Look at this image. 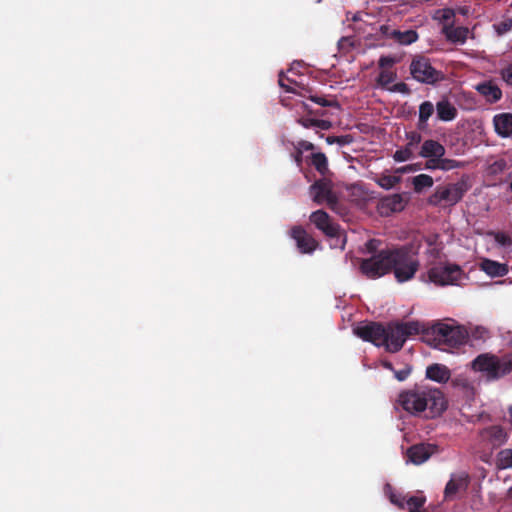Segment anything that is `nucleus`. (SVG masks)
I'll list each match as a JSON object with an SVG mask.
<instances>
[{"label":"nucleus","instance_id":"34","mask_svg":"<svg viewBox=\"0 0 512 512\" xmlns=\"http://www.w3.org/2000/svg\"><path fill=\"white\" fill-rule=\"evenodd\" d=\"M396 78V74L389 70V69H383L380 71L378 75V83L382 86H386L390 83H392Z\"/></svg>","mask_w":512,"mask_h":512},{"label":"nucleus","instance_id":"47","mask_svg":"<svg viewBox=\"0 0 512 512\" xmlns=\"http://www.w3.org/2000/svg\"><path fill=\"white\" fill-rule=\"evenodd\" d=\"M426 159H427L426 167L428 169H439L440 158H437V157H427Z\"/></svg>","mask_w":512,"mask_h":512},{"label":"nucleus","instance_id":"56","mask_svg":"<svg viewBox=\"0 0 512 512\" xmlns=\"http://www.w3.org/2000/svg\"><path fill=\"white\" fill-rule=\"evenodd\" d=\"M508 414H509V423L512 426V406L508 408Z\"/></svg>","mask_w":512,"mask_h":512},{"label":"nucleus","instance_id":"36","mask_svg":"<svg viewBox=\"0 0 512 512\" xmlns=\"http://www.w3.org/2000/svg\"><path fill=\"white\" fill-rule=\"evenodd\" d=\"M406 139L408 140L407 144L414 148L421 142L422 136L416 131H411L406 133Z\"/></svg>","mask_w":512,"mask_h":512},{"label":"nucleus","instance_id":"27","mask_svg":"<svg viewBox=\"0 0 512 512\" xmlns=\"http://www.w3.org/2000/svg\"><path fill=\"white\" fill-rule=\"evenodd\" d=\"M434 105L430 101H424L419 106V120H418V128L424 129L427 126L428 119L434 113Z\"/></svg>","mask_w":512,"mask_h":512},{"label":"nucleus","instance_id":"4","mask_svg":"<svg viewBox=\"0 0 512 512\" xmlns=\"http://www.w3.org/2000/svg\"><path fill=\"white\" fill-rule=\"evenodd\" d=\"M419 268V261L411 249L401 247L392 250L390 272L400 283L412 279Z\"/></svg>","mask_w":512,"mask_h":512},{"label":"nucleus","instance_id":"2","mask_svg":"<svg viewBox=\"0 0 512 512\" xmlns=\"http://www.w3.org/2000/svg\"><path fill=\"white\" fill-rule=\"evenodd\" d=\"M422 331V326L418 321L395 322L385 327V346L386 350L396 353L402 349L407 338L418 335Z\"/></svg>","mask_w":512,"mask_h":512},{"label":"nucleus","instance_id":"57","mask_svg":"<svg viewBox=\"0 0 512 512\" xmlns=\"http://www.w3.org/2000/svg\"><path fill=\"white\" fill-rule=\"evenodd\" d=\"M509 496L512 497V487L509 489Z\"/></svg>","mask_w":512,"mask_h":512},{"label":"nucleus","instance_id":"53","mask_svg":"<svg viewBox=\"0 0 512 512\" xmlns=\"http://www.w3.org/2000/svg\"><path fill=\"white\" fill-rule=\"evenodd\" d=\"M417 169H418V166L416 164H411V165H407V166L400 168L398 171L399 172H411V171H416Z\"/></svg>","mask_w":512,"mask_h":512},{"label":"nucleus","instance_id":"12","mask_svg":"<svg viewBox=\"0 0 512 512\" xmlns=\"http://www.w3.org/2000/svg\"><path fill=\"white\" fill-rule=\"evenodd\" d=\"M354 333L364 341L376 346H382L385 342V327L381 323L369 322L354 328Z\"/></svg>","mask_w":512,"mask_h":512},{"label":"nucleus","instance_id":"28","mask_svg":"<svg viewBox=\"0 0 512 512\" xmlns=\"http://www.w3.org/2000/svg\"><path fill=\"white\" fill-rule=\"evenodd\" d=\"M412 184L414 191L420 193L423 189L432 187L434 180L428 174H419L413 178Z\"/></svg>","mask_w":512,"mask_h":512},{"label":"nucleus","instance_id":"5","mask_svg":"<svg viewBox=\"0 0 512 512\" xmlns=\"http://www.w3.org/2000/svg\"><path fill=\"white\" fill-rule=\"evenodd\" d=\"M410 73L416 81L425 84H435L444 79L443 73L435 69L430 60L422 55L413 58Z\"/></svg>","mask_w":512,"mask_h":512},{"label":"nucleus","instance_id":"58","mask_svg":"<svg viewBox=\"0 0 512 512\" xmlns=\"http://www.w3.org/2000/svg\"><path fill=\"white\" fill-rule=\"evenodd\" d=\"M509 188H510V190H511V192H512V180H511V183H510V185H509Z\"/></svg>","mask_w":512,"mask_h":512},{"label":"nucleus","instance_id":"30","mask_svg":"<svg viewBox=\"0 0 512 512\" xmlns=\"http://www.w3.org/2000/svg\"><path fill=\"white\" fill-rule=\"evenodd\" d=\"M497 467L499 469L512 468V449H505L498 453Z\"/></svg>","mask_w":512,"mask_h":512},{"label":"nucleus","instance_id":"17","mask_svg":"<svg viewBox=\"0 0 512 512\" xmlns=\"http://www.w3.org/2000/svg\"><path fill=\"white\" fill-rule=\"evenodd\" d=\"M476 91L482 95L486 101L496 103L502 98V91L492 80L478 83L475 86Z\"/></svg>","mask_w":512,"mask_h":512},{"label":"nucleus","instance_id":"26","mask_svg":"<svg viewBox=\"0 0 512 512\" xmlns=\"http://www.w3.org/2000/svg\"><path fill=\"white\" fill-rule=\"evenodd\" d=\"M309 159H310V164L316 169V171L318 173H320L323 176L327 174V172L329 171L328 160L324 153H322V152L313 153V154H311Z\"/></svg>","mask_w":512,"mask_h":512},{"label":"nucleus","instance_id":"11","mask_svg":"<svg viewBox=\"0 0 512 512\" xmlns=\"http://www.w3.org/2000/svg\"><path fill=\"white\" fill-rule=\"evenodd\" d=\"M409 198L404 194H391L382 197L377 203V211L382 217H389L394 213L401 212L405 209Z\"/></svg>","mask_w":512,"mask_h":512},{"label":"nucleus","instance_id":"24","mask_svg":"<svg viewBox=\"0 0 512 512\" xmlns=\"http://www.w3.org/2000/svg\"><path fill=\"white\" fill-rule=\"evenodd\" d=\"M443 33L446 38L453 43L463 44L466 42L469 29L466 27H453V26H444Z\"/></svg>","mask_w":512,"mask_h":512},{"label":"nucleus","instance_id":"13","mask_svg":"<svg viewBox=\"0 0 512 512\" xmlns=\"http://www.w3.org/2000/svg\"><path fill=\"white\" fill-rule=\"evenodd\" d=\"M310 221L327 237L338 238L340 236L339 225L333 223L328 213L324 210L314 211L310 215Z\"/></svg>","mask_w":512,"mask_h":512},{"label":"nucleus","instance_id":"6","mask_svg":"<svg viewBox=\"0 0 512 512\" xmlns=\"http://www.w3.org/2000/svg\"><path fill=\"white\" fill-rule=\"evenodd\" d=\"M392 250H381L361 262V272L370 279L379 278L390 272Z\"/></svg>","mask_w":512,"mask_h":512},{"label":"nucleus","instance_id":"43","mask_svg":"<svg viewBox=\"0 0 512 512\" xmlns=\"http://www.w3.org/2000/svg\"><path fill=\"white\" fill-rule=\"evenodd\" d=\"M394 31H395V29H393L391 26L386 25V24L381 25L379 28V33L381 34V36L388 38V39H392V34Z\"/></svg>","mask_w":512,"mask_h":512},{"label":"nucleus","instance_id":"50","mask_svg":"<svg viewBox=\"0 0 512 512\" xmlns=\"http://www.w3.org/2000/svg\"><path fill=\"white\" fill-rule=\"evenodd\" d=\"M503 79L510 85H512V67L505 69L502 73Z\"/></svg>","mask_w":512,"mask_h":512},{"label":"nucleus","instance_id":"7","mask_svg":"<svg viewBox=\"0 0 512 512\" xmlns=\"http://www.w3.org/2000/svg\"><path fill=\"white\" fill-rule=\"evenodd\" d=\"M434 339L439 344L450 348H457L466 342L467 332L459 326H451L445 323H437L432 327Z\"/></svg>","mask_w":512,"mask_h":512},{"label":"nucleus","instance_id":"32","mask_svg":"<svg viewBox=\"0 0 512 512\" xmlns=\"http://www.w3.org/2000/svg\"><path fill=\"white\" fill-rule=\"evenodd\" d=\"M400 182V177L393 175H380L376 179V183L384 189H391Z\"/></svg>","mask_w":512,"mask_h":512},{"label":"nucleus","instance_id":"38","mask_svg":"<svg viewBox=\"0 0 512 512\" xmlns=\"http://www.w3.org/2000/svg\"><path fill=\"white\" fill-rule=\"evenodd\" d=\"M309 99L311 101H313L314 103L320 105V106H323V107H332V106H335L337 105L336 102L334 101H329L327 99H325L324 97H321V96H309Z\"/></svg>","mask_w":512,"mask_h":512},{"label":"nucleus","instance_id":"10","mask_svg":"<svg viewBox=\"0 0 512 512\" xmlns=\"http://www.w3.org/2000/svg\"><path fill=\"white\" fill-rule=\"evenodd\" d=\"M309 192L312 200L318 205L326 203L329 208L334 209L338 202L330 182L324 179L315 181L310 186Z\"/></svg>","mask_w":512,"mask_h":512},{"label":"nucleus","instance_id":"20","mask_svg":"<svg viewBox=\"0 0 512 512\" xmlns=\"http://www.w3.org/2000/svg\"><path fill=\"white\" fill-rule=\"evenodd\" d=\"M451 377L449 368L443 364L434 363L426 368V378L438 382L446 383Z\"/></svg>","mask_w":512,"mask_h":512},{"label":"nucleus","instance_id":"23","mask_svg":"<svg viewBox=\"0 0 512 512\" xmlns=\"http://www.w3.org/2000/svg\"><path fill=\"white\" fill-rule=\"evenodd\" d=\"M437 117L441 121H452L457 116V109L447 99H443L436 104Z\"/></svg>","mask_w":512,"mask_h":512},{"label":"nucleus","instance_id":"33","mask_svg":"<svg viewBox=\"0 0 512 512\" xmlns=\"http://www.w3.org/2000/svg\"><path fill=\"white\" fill-rule=\"evenodd\" d=\"M439 170L449 171L456 168H461L464 164L460 161L454 159L444 158V156L440 157Z\"/></svg>","mask_w":512,"mask_h":512},{"label":"nucleus","instance_id":"51","mask_svg":"<svg viewBox=\"0 0 512 512\" xmlns=\"http://www.w3.org/2000/svg\"><path fill=\"white\" fill-rule=\"evenodd\" d=\"M393 90L394 91H398V92H402V93H408L409 92V88H408L407 84H405L403 82L395 84Z\"/></svg>","mask_w":512,"mask_h":512},{"label":"nucleus","instance_id":"31","mask_svg":"<svg viewBox=\"0 0 512 512\" xmlns=\"http://www.w3.org/2000/svg\"><path fill=\"white\" fill-rule=\"evenodd\" d=\"M414 158L413 147L406 144L403 148L395 151L393 159L395 162H405Z\"/></svg>","mask_w":512,"mask_h":512},{"label":"nucleus","instance_id":"44","mask_svg":"<svg viewBox=\"0 0 512 512\" xmlns=\"http://www.w3.org/2000/svg\"><path fill=\"white\" fill-rule=\"evenodd\" d=\"M297 121L300 125H302L306 129L314 128L315 123H316V119L308 118V117H301Z\"/></svg>","mask_w":512,"mask_h":512},{"label":"nucleus","instance_id":"35","mask_svg":"<svg viewBox=\"0 0 512 512\" xmlns=\"http://www.w3.org/2000/svg\"><path fill=\"white\" fill-rule=\"evenodd\" d=\"M279 86L284 89L286 92L289 93H295V90L293 87L290 86V84L294 83L293 80L290 78L284 76L283 72L279 74V80H278Z\"/></svg>","mask_w":512,"mask_h":512},{"label":"nucleus","instance_id":"25","mask_svg":"<svg viewBox=\"0 0 512 512\" xmlns=\"http://www.w3.org/2000/svg\"><path fill=\"white\" fill-rule=\"evenodd\" d=\"M392 39L401 45H410L418 40V33L415 30L400 31L395 29Z\"/></svg>","mask_w":512,"mask_h":512},{"label":"nucleus","instance_id":"48","mask_svg":"<svg viewBox=\"0 0 512 512\" xmlns=\"http://www.w3.org/2000/svg\"><path fill=\"white\" fill-rule=\"evenodd\" d=\"M332 124L328 120L316 119L315 128H319L321 130H329Z\"/></svg>","mask_w":512,"mask_h":512},{"label":"nucleus","instance_id":"18","mask_svg":"<svg viewBox=\"0 0 512 512\" xmlns=\"http://www.w3.org/2000/svg\"><path fill=\"white\" fill-rule=\"evenodd\" d=\"M481 436L487 439L494 447L501 446L508 438L506 430L500 425H492L484 428L481 431Z\"/></svg>","mask_w":512,"mask_h":512},{"label":"nucleus","instance_id":"8","mask_svg":"<svg viewBox=\"0 0 512 512\" xmlns=\"http://www.w3.org/2000/svg\"><path fill=\"white\" fill-rule=\"evenodd\" d=\"M467 190L468 187L464 180L444 186H438L435 189V192L429 197L428 202L434 206L439 205L441 202L454 205L463 198Z\"/></svg>","mask_w":512,"mask_h":512},{"label":"nucleus","instance_id":"29","mask_svg":"<svg viewBox=\"0 0 512 512\" xmlns=\"http://www.w3.org/2000/svg\"><path fill=\"white\" fill-rule=\"evenodd\" d=\"M425 502L426 498L424 496L405 497L404 508L406 507L408 512H420Z\"/></svg>","mask_w":512,"mask_h":512},{"label":"nucleus","instance_id":"21","mask_svg":"<svg viewBox=\"0 0 512 512\" xmlns=\"http://www.w3.org/2000/svg\"><path fill=\"white\" fill-rule=\"evenodd\" d=\"M445 147L438 141L433 139L425 140L421 146L419 156L423 158L437 157L440 158L445 155Z\"/></svg>","mask_w":512,"mask_h":512},{"label":"nucleus","instance_id":"22","mask_svg":"<svg viewBox=\"0 0 512 512\" xmlns=\"http://www.w3.org/2000/svg\"><path fill=\"white\" fill-rule=\"evenodd\" d=\"M480 268L491 277H503L509 271L507 264L499 263L490 259H483L480 263Z\"/></svg>","mask_w":512,"mask_h":512},{"label":"nucleus","instance_id":"52","mask_svg":"<svg viewBox=\"0 0 512 512\" xmlns=\"http://www.w3.org/2000/svg\"><path fill=\"white\" fill-rule=\"evenodd\" d=\"M378 241L375 239L369 240L366 244V248L369 252L374 253L378 247Z\"/></svg>","mask_w":512,"mask_h":512},{"label":"nucleus","instance_id":"16","mask_svg":"<svg viewBox=\"0 0 512 512\" xmlns=\"http://www.w3.org/2000/svg\"><path fill=\"white\" fill-rule=\"evenodd\" d=\"M436 446L427 443L415 444L406 451L408 461L415 465H420L427 461L435 452Z\"/></svg>","mask_w":512,"mask_h":512},{"label":"nucleus","instance_id":"42","mask_svg":"<svg viewBox=\"0 0 512 512\" xmlns=\"http://www.w3.org/2000/svg\"><path fill=\"white\" fill-rule=\"evenodd\" d=\"M496 31L499 35L508 32L512 28V21H502L495 25Z\"/></svg>","mask_w":512,"mask_h":512},{"label":"nucleus","instance_id":"59","mask_svg":"<svg viewBox=\"0 0 512 512\" xmlns=\"http://www.w3.org/2000/svg\"><path fill=\"white\" fill-rule=\"evenodd\" d=\"M510 176L512 177V172H511Z\"/></svg>","mask_w":512,"mask_h":512},{"label":"nucleus","instance_id":"3","mask_svg":"<svg viewBox=\"0 0 512 512\" xmlns=\"http://www.w3.org/2000/svg\"><path fill=\"white\" fill-rule=\"evenodd\" d=\"M472 369L484 373L488 380H498L512 372V360L483 353L472 361Z\"/></svg>","mask_w":512,"mask_h":512},{"label":"nucleus","instance_id":"9","mask_svg":"<svg viewBox=\"0 0 512 512\" xmlns=\"http://www.w3.org/2000/svg\"><path fill=\"white\" fill-rule=\"evenodd\" d=\"M431 282L437 285H456L465 276L460 266L456 264L438 265L428 271Z\"/></svg>","mask_w":512,"mask_h":512},{"label":"nucleus","instance_id":"39","mask_svg":"<svg viewBox=\"0 0 512 512\" xmlns=\"http://www.w3.org/2000/svg\"><path fill=\"white\" fill-rule=\"evenodd\" d=\"M396 60L395 58L391 56H381L378 65L379 67L383 69H388L389 67H392L395 64Z\"/></svg>","mask_w":512,"mask_h":512},{"label":"nucleus","instance_id":"49","mask_svg":"<svg viewBox=\"0 0 512 512\" xmlns=\"http://www.w3.org/2000/svg\"><path fill=\"white\" fill-rule=\"evenodd\" d=\"M351 142H352L351 135H341V136H337V138H336V144H339L340 146L349 145Z\"/></svg>","mask_w":512,"mask_h":512},{"label":"nucleus","instance_id":"55","mask_svg":"<svg viewBox=\"0 0 512 512\" xmlns=\"http://www.w3.org/2000/svg\"><path fill=\"white\" fill-rule=\"evenodd\" d=\"M336 138H337V136H327L326 137L327 144H329V145L336 144Z\"/></svg>","mask_w":512,"mask_h":512},{"label":"nucleus","instance_id":"45","mask_svg":"<svg viewBox=\"0 0 512 512\" xmlns=\"http://www.w3.org/2000/svg\"><path fill=\"white\" fill-rule=\"evenodd\" d=\"M405 497H406V496H401V495L392 494V495L390 496V501H391L393 504L397 505L399 508L404 509Z\"/></svg>","mask_w":512,"mask_h":512},{"label":"nucleus","instance_id":"1","mask_svg":"<svg viewBox=\"0 0 512 512\" xmlns=\"http://www.w3.org/2000/svg\"><path fill=\"white\" fill-rule=\"evenodd\" d=\"M397 402L409 414L415 416L423 414L426 418H435L447 408L444 393L439 388L429 385H416L402 391Z\"/></svg>","mask_w":512,"mask_h":512},{"label":"nucleus","instance_id":"37","mask_svg":"<svg viewBox=\"0 0 512 512\" xmlns=\"http://www.w3.org/2000/svg\"><path fill=\"white\" fill-rule=\"evenodd\" d=\"M294 150H301V152L304 153V151H312L315 149V145L309 141L306 140H299L296 143H293Z\"/></svg>","mask_w":512,"mask_h":512},{"label":"nucleus","instance_id":"14","mask_svg":"<svg viewBox=\"0 0 512 512\" xmlns=\"http://www.w3.org/2000/svg\"><path fill=\"white\" fill-rule=\"evenodd\" d=\"M290 236L302 254H311L318 247V242L301 226L292 227Z\"/></svg>","mask_w":512,"mask_h":512},{"label":"nucleus","instance_id":"54","mask_svg":"<svg viewBox=\"0 0 512 512\" xmlns=\"http://www.w3.org/2000/svg\"><path fill=\"white\" fill-rule=\"evenodd\" d=\"M382 366H383L385 369H388V370H390V371H392V372H394V370H395V369H394V367H393V365H392V363H391V362H389V361H383V362H382Z\"/></svg>","mask_w":512,"mask_h":512},{"label":"nucleus","instance_id":"15","mask_svg":"<svg viewBox=\"0 0 512 512\" xmlns=\"http://www.w3.org/2000/svg\"><path fill=\"white\" fill-rule=\"evenodd\" d=\"M470 479L468 474L462 473L452 475L444 489L445 500L451 501L459 497V493H465L468 489Z\"/></svg>","mask_w":512,"mask_h":512},{"label":"nucleus","instance_id":"46","mask_svg":"<svg viewBox=\"0 0 512 512\" xmlns=\"http://www.w3.org/2000/svg\"><path fill=\"white\" fill-rule=\"evenodd\" d=\"M292 158L297 165L298 168H302L303 165V152L301 150H294L292 153Z\"/></svg>","mask_w":512,"mask_h":512},{"label":"nucleus","instance_id":"19","mask_svg":"<svg viewBox=\"0 0 512 512\" xmlns=\"http://www.w3.org/2000/svg\"><path fill=\"white\" fill-rule=\"evenodd\" d=\"M495 131L501 137L512 135V113L497 114L493 118Z\"/></svg>","mask_w":512,"mask_h":512},{"label":"nucleus","instance_id":"41","mask_svg":"<svg viewBox=\"0 0 512 512\" xmlns=\"http://www.w3.org/2000/svg\"><path fill=\"white\" fill-rule=\"evenodd\" d=\"M411 367L406 366L405 368L401 370H394V376L398 381H405L409 375L411 374Z\"/></svg>","mask_w":512,"mask_h":512},{"label":"nucleus","instance_id":"40","mask_svg":"<svg viewBox=\"0 0 512 512\" xmlns=\"http://www.w3.org/2000/svg\"><path fill=\"white\" fill-rule=\"evenodd\" d=\"M494 239L502 246H509L511 244L510 236L504 232H497L494 236Z\"/></svg>","mask_w":512,"mask_h":512}]
</instances>
